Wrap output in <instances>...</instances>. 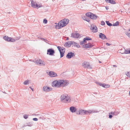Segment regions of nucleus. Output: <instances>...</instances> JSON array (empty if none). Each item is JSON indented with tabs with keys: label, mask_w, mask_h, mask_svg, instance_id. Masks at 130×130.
Segmentation results:
<instances>
[{
	"label": "nucleus",
	"mask_w": 130,
	"mask_h": 130,
	"mask_svg": "<svg viewBox=\"0 0 130 130\" xmlns=\"http://www.w3.org/2000/svg\"><path fill=\"white\" fill-rule=\"evenodd\" d=\"M129 53H130V50H125L124 53H121V54H127Z\"/></svg>",
	"instance_id": "obj_28"
},
{
	"label": "nucleus",
	"mask_w": 130,
	"mask_h": 130,
	"mask_svg": "<svg viewBox=\"0 0 130 130\" xmlns=\"http://www.w3.org/2000/svg\"><path fill=\"white\" fill-rule=\"evenodd\" d=\"M33 120L34 121H37L38 120V119L37 118H35L33 119Z\"/></svg>",
	"instance_id": "obj_43"
},
{
	"label": "nucleus",
	"mask_w": 130,
	"mask_h": 130,
	"mask_svg": "<svg viewBox=\"0 0 130 130\" xmlns=\"http://www.w3.org/2000/svg\"><path fill=\"white\" fill-rule=\"evenodd\" d=\"M106 45L107 46H110L111 45V44L107 43H106Z\"/></svg>",
	"instance_id": "obj_44"
},
{
	"label": "nucleus",
	"mask_w": 130,
	"mask_h": 130,
	"mask_svg": "<svg viewBox=\"0 0 130 130\" xmlns=\"http://www.w3.org/2000/svg\"><path fill=\"white\" fill-rule=\"evenodd\" d=\"M99 62H100V63H101V61H99Z\"/></svg>",
	"instance_id": "obj_54"
},
{
	"label": "nucleus",
	"mask_w": 130,
	"mask_h": 130,
	"mask_svg": "<svg viewBox=\"0 0 130 130\" xmlns=\"http://www.w3.org/2000/svg\"><path fill=\"white\" fill-rule=\"evenodd\" d=\"M99 37L102 40L107 39L106 36L104 34L102 33H100L99 34Z\"/></svg>",
	"instance_id": "obj_18"
},
{
	"label": "nucleus",
	"mask_w": 130,
	"mask_h": 130,
	"mask_svg": "<svg viewBox=\"0 0 130 130\" xmlns=\"http://www.w3.org/2000/svg\"><path fill=\"white\" fill-rule=\"evenodd\" d=\"M83 67L85 68L91 69V67L88 62L86 61H85L82 64Z\"/></svg>",
	"instance_id": "obj_7"
},
{
	"label": "nucleus",
	"mask_w": 130,
	"mask_h": 130,
	"mask_svg": "<svg viewBox=\"0 0 130 130\" xmlns=\"http://www.w3.org/2000/svg\"><path fill=\"white\" fill-rule=\"evenodd\" d=\"M69 84L68 81L67 80H55L52 83V86L54 87L59 88L61 87H64L67 86Z\"/></svg>",
	"instance_id": "obj_1"
},
{
	"label": "nucleus",
	"mask_w": 130,
	"mask_h": 130,
	"mask_svg": "<svg viewBox=\"0 0 130 130\" xmlns=\"http://www.w3.org/2000/svg\"><path fill=\"white\" fill-rule=\"evenodd\" d=\"M86 15L88 16L92 19H96L97 18V16L94 14L90 12H88L86 13Z\"/></svg>",
	"instance_id": "obj_6"
},
{
	"label": "nucleus",
	"mask_w": 130,
	"mask_h": 130,
	"mask_svg": "<svg viewBox=\"0 0 130 130\" xmlns=\"http://www.w3.org/2000/svg\"><path fill=\"white\" fill-rule=\"evenodd\" d=\"M93 46L92 44L91 43H87L83 45V47L85 48H90Z\"/></svg>",
	"instance_id": "obj_15"
},
{
	"label": "nucleus",
	"mask_w": 130,
	"mask_h": 130,
	"mask_svg": "<svg viewBox=\"0 0 130 130\" xmlns=\"http://www.w3.org/2000/svg\"><path fill=\"white\" fill-rule=\"evenodd\" d=\"M107 3H110L112 4H115L116 3L115 1L113 0H105Z\"/></svg>",
	"instance_id": "obj_22"
},
{
	"label": "nucleus",
	"mask_w": 130,
	"mask_h": 130,
	"mask_svg": "<svg viewBox=\"0 0 130 130\" xmlns=\"http://www.w3.org/2000/svg\"><path fill=\"white\" fill-rule=\"evenodd\" d=\"M129 95H130V90L129 91Z\"/></svg>",
	"instance_id": "obj_50"
},
{
	"label": "nucleus",
	"mask_w": 130,
	"mask_h": 130,
	"mask_svg": "<svg viewBox=\"0 0 130 130\" xmlns=\"http://www.w3.org/2000/svg\"><path fill=\"white\" fill-rule=\"evenodd\" d=\"M36 64L42 66H44L45 63L44 61H42L41 59L37 60L34 62Z\"/></svg>",
	"instance_id": "obj_8"
},
{
	"label": "nucleus",
	"mask_w": 130,
	"mask_h": 130,
	"mask_svg": "<svg viewBox=\"0 0 130 130\" xmlns=\"http://www.w3.org/2000/svg\"><path fill=\"white\" fill-rule=\"evenodd\" d=\"M110 86L109 85H106L104 84V86H103V87L105 88H109Z\"/></svg>",
	"instance_id": "obj_34"
},
{
	"label": "nucleus",
	"mask_w": 130,
	"mask_h": 130,
	"mask_svg": "<svg viewBox=\"0 0 130 130\" xmlns=\"http://www.w3.org/2000/svg\"><path fill=\"white\" fill-rule=\"evenodd\" d=\"M70 109L72 113L75 112L76 110V108L73 106L70 107Z\"/></svg>",
	"instance_id": "obj_20"
},
{
	"label": "nucleus",
	"mask_w": 130,
	"mask_h": 130,
	"mask_svg": "<svg viewBox=\"0 0 130 130\" xmlns=\"http://www.w3.org/2000/svg\"><path fill=\"white\" fill-rule=\"evenodd\" d=\"M130 38V33L129 32H127L125 33Z\"/></svg>",
	"instance_id": "obj_36"
},
{
	"label": "nucleus",
	"mask_w": 130,
	"mask_h": 130,
	"mask_svg": "<svg viewBox=\"0 0 130 130\" xmlns=\"http://www.w3.org/2000/svg\"><path fill=\"white\" fill-rule=\"evenodd\" d=\"M69 20L67 19H64L59 22L60 27H63L66 26L69 22Z\"/></svg>",
	"instance_id": "obj_3"
},
{
	"label": "nucleus",
	"mask_w": 130,
	"mask_h": 130,
	"mask_svg": "<svg viewBox=\"0 0 130 130\" xmlns=\"http://www.w3.org/2000/svg\"><path fill=\"white\" fill-rule=\"evenodd\" d=\"M52 88L46 86H44L43 87V90L45 92H48L52 90Z\"/></svg>",
	"instance_id": "obj_10"
},
{
	"label": "nucleus",
	"mask_w": 130,
	"mask_h": 130,
	"mask_svg": "<svg viewBox=\"0 0 130 130\" xmlns=\"http://www.w3.org/2000/svg\"><path fill=\"white\" fill-rule=\"evenodd\" d=\"M85 41H84V39L83 41H81L80 43V45H82L85 44Z\"/></svg>",
	"instance_id": "obj_37"
},
{
	"label": "nucleus",
	"mask_w": 130,
	"mask_h": 130,
	"mask_svg": "<svg viewBox=\"0 0 130 130\" xmlns=\"http://www.w3.org/2000/svg\"><path fill=\"white\" fill-rule=\"evenodd\" d=\"M55 24H56V25H55V28H56L59 29L61 28V27H60V25H59L60 24L59 23V22L58 24L57 23H55Z\"/></svg>",
	"instance_id": "obj_24"
},
{
	"label": "nucleus",
	"mask_w": 130,
	"mask_h": 130,
	"mask_svg": "<svg viewBox=\"0 0 130 130\" xmlns=\"http://www.w3.org/2000/svg\"><path fill=\"white\" fill-rule=\"evenodd\" d=\"M113 66H114V67H115V65H113Z\"/></svg>",
	"instance_id": "obj_55"
},
{
	"label": "nucleus",
	"mask_w": 130,
	"mask_h": 130,
	"mask_svg": "<svg viewBox=\"0 0 130 130\" xmlns=\"http://www.w3.org/2000/svg\"><path fill=\"white\" fill-rule=\"evenodd\" d=\"M112 115H109V118H112Z\"/></svg>",
	"instance_id": "obj_45"
},
{
	"label": "nucleus",
	"mask_w": 130,
	"mask_h": 130,
	"mask_svg": "<svg viewBox=\"0 0 130 130\" xmlns=\"http://www.w3.org/2000/svg\"><path fill=\"white\" fill-rule=\"evenodd\" d=\"M16 40H19L20 39V37H16Z\"/></svg>",
	"instance_id": "obj_47"
},
{
	"label": "nucleus",
	"mask_w": 130,
	"mask_h": 130,
	"mask_svg": "<svg viewBox=\"0 0 130 130\" xmlns=\"http://www.w3.org/2000/svg\"><path fill=\"white\" fill-rule=\"evenodd\" d=\"M47 22V20L46 19H44L43 20V23L44 24H46Z\"/></svg>",
	"instance_id": "obj_35"
},
{
	"label": "nucleus",
	"mask_w": 130,
	"mask_h": 130,
	"mask_svg": "<svg viewBox=\"0 0 130 130\" xmlns=\"http://www.w3.org/2000/svg\"><path fill=\"white\" fill-rule=\"evenodd\" d=\"M15 41V40L14 39L11 38V39H10V42H14Z\"/></svg>",
	"instance_id": "obj_41"
},
{
	"label": "nucleus",
	"mask_w": 130,
	"mask_h": 130,
	"mask_svg": "<svg viewBox=\"0 0 130 130\" xmlns=\"http://www.w3.org/2000/svg\"><path fill=\"white\" fill-rule=\"evenodd\" d=\"M84 41H86V40H92V39L91 38H90L89 37H87L85 38H84Z\"/></svg>",
	"instance_id": "obj_31"
},
{
	"label": "nucleus",
	"mask_w": 130,
	"mask_h": 130,
	"mask_svg": "<svg viewBox=\"0 0 130 130\" xmlns=\"http://www.w3.org/2000/svg\"><path fill=\"white\" fill-rule=\"evenodd\" d=\"M75 56L74 53L72 52L68 53L66 56L67 58L70 59Z\"/></svg>",
	"instance_id": "obj_16"
},
{
	"label": "nucleus",
	"mask_w": 130,
	"mask_h": 130,
	"mask_svg": "<svg viewBox=\"0 0 130 130\" xmlns=\"http://www.w3.org/2000/svg\"><path fill=\"white\" fill-rule=\"evenodd\" d=\"M28 115H25L23 116V117L24 119H26L28 118Z\"/></svg>",
	"instance_id": "obj_39"
},
{
	"label": "nucleus",
	"mask_w": 130,
	"mask_h": 130,
	"mask_svg": "<svg viewBox=\"0 0 130 130\" xmlns=\"http://www.w3.org/2000/svg\"><path fill=\"white\" fill-rule=\"evenodd\" d=\"M96 83L100 85L101 86H102L103 87V86H104V84L101 83H100L99 82H97Z\"/></svg>",
	"instance_id": "obj_38"
},
{
	"label": "nucleus",
	"mask_w": 130,
	"mask_h": 130,
	"mask_svg": "<svg viewBox=\"0 0 130 130\" xmlns=\"http://www.w3.org/2000/svg\"><path fill=\"white\" fill-rule=\"evenodd\" d=\"M29 88H30L31 89V90H32V91H34V89L33 88H32L30 86L29 87Z\"/></svg>",
	"instance_id": "obj_46"
},
{
	"label": "nucleus",
	"mask_w": 130,
	"mask_h": 130,
	"mask_svg": "<svg viewBox=\"0 0 130 130\" xmlns=\"http://www.w3.org/2000/svg\"><path fill=\"white\" fill-rule=\"evenodd\" d=\"M31 6L34 8H39L42 7L41 4H39L38 5L33 0L31 1Z\"/></svg>",
	"instance_id": "obj_4"
},
{
	"label": "nucleus",
	"mask_w": 130,
	"mask_h": 130,
	"mask_svg": "<svg viewBox=\"0 0 130 130\" xmlns=\"http://www.w3.org/2000/svg\"><path fill=\"white\" fill-rule=\"evenodd\" d=\"M72 41H68L66 42L64 44V46L66 47H69L71 46V44H72Z\"/></svg>",
	"instance_id": "obj_19"
},
{
	"label": "nucleus",
	"mask_w": 130,
	"mask_h": 130,
	"mask_svg": "<svg viewBox=\"0 0 130 130\" xmlns=\"http://www.w3.org/2000/svg\"><path fill=\"white\" fill-rule=\"evenodd\" d=\"M72 44L74 46H76L77 48H79L80 47V46L77 43L73 41H72Z\"/></svg>",
	"instance_id": "obj_23"
},
{
	"label": "nucleus",
	"mask_w": 130,
	"mask_h": 130,
	"mask_svg": "<svg viewBox=\"0 0 130 130\" xmlns=\"http://www.w3.org/2000/svg\"><path fill=\"white\" fill-rule=\"evenodd\" d=\"M70 97L67 94H63L60 97V99L61 102L67 103L69 102L70 100Z\"/></svg>",
	"instance_id": "obj_2"
},
{
	"label": "nucleus",
	"mask_w": 130,
	"mask_h": 130,
	"mask_svg": "<svg viewBox=\"0 0 130 130\" xmlns=\"http://www.w3.org/2000/svg\"><path fill=\"white\" fill-rule=\"evenodd\" d=\"M76 113L78 114L83 115L86 114V110H84L81 109L78 111L76 112Z\"/></svg>",
	"instance_id": "obj_13"
},
{
	"label": "nucleus",
	"mask_w": 130,
	"mask_h": 130,
	"mask_svg": "<svg viewBox=\"0 0 130 130\" xmlns=\"http://www.w3.org/2000/svg\"><path fill=\"white\" fill-rule=\"evenodd\" d=\"M128 31H130V28L129 29H128Z\"/></svg>",
	"instance_id": "obj_53"
},
{
	"label": "nucleus",
	"mask_w": 130,
	"mask_h": 130,
	"mask_svg": "<svg viewBox=\"0 0 130 130\" xmlns=\"http://www.w3.org/2000/svg\"><path fill=\"white\" fill-rule=\"evenodd\" d=\"M41 40H43L46 43H48V42H49V41L47 40L46 39L43 38H40Z\"/></svg>",
	"instance_id": "obj_32"
},
{
	"label": "nucleus",
	"mask_w": 130,
	"mask_h": 130,
	"mask_svg": "<svg viewBox=\"0 0 130 130\" xmlns=\"http://www.w3.org/2000/svg\"><path fill=\"white\" fill-rule=\"evenodd\" d=\"M69 40V38L68 37H67L66 39V40Z\"/></svg>",
	"instance_id": "obj_49"
},
{
	"label": "nucleus",
	"mask_w": 130,
	"mask_h": 130,
	"mask_svg": "<svg viewBox=\"0 0 130 130\" xmlns=\"http://www.w3.org/2000/svg\"><path fill=\"white\" fill-rule=\"evenodd\" d=\"M33 125V124L32 122H28L26 123L24 125V126H23V127L26 126H27L30 127H31Z\"/></svg>",
	"instance_id": "obj_21"
},
{
	"label": "nucleus",
	"mask_w": 130,
	"mask_h": 130,
	"mask_svg": "<svg viewBox=\"0 0 130 130\" xmlns=\"http://www.w3.org/2000/svg\"><path fill=\"white\" fill-rule=\"evenodd\" d=\"M119 24V21H117L114 24H113L112 25L113 26H117Z\"/></svg>",
	"instance_id": "obj_29"
},
{
	"label": "nucleus",
	"mask_w": 130,
	"mask_h": 130,
	"mask_svg": "<svg viewBox=\"0 0 130 130\" xmlns=\"http://www.w3.org/2000/svg\"><path fill=\"white\" fill-rule=\"evenodd\" d=\"M107 8V7H106V9L107 10L108 9V8Z\"/></svg>",
	"instance_id": "obj_52"
},
{
	"label": "nucleus",
	"mask_w": 130,
	"mask_h": 130,
	"mask_svg": "<svg viewBox=\"0 0 130 130\" xmlns=\"http://www.w3.org/2000/svg\"><path fill=\"white\" fill-rule=\"evenodd\" d=\"M106 22L107 25L108 26H112V24L111 23H110L109 21H106Z\"/></svg>",
	"instance_id": "obj_33"
},
{
	"label": "nucleus",
	"mask_w": 130,
	"mask_h": 130,
	"mask_svg": "<svg viewBox=\"0 0 130 130\" xmlns=\"http://www.w3.org/2000/svg\"><path fill=\"white\" fill-rule=\"evenodd\" d=\"M126 75L128 77H130V72H127L126 74Z\"/></svg>",
	"instance_id": "obj_40"
},
{
	"label": "nucleus",
	"mask_w": 130,
	"mask_h": 130,
	"mask_svg": "<svg viewBox=\"0 0 130 130\" xmlns=\"http://www.w3.org/2000/svg\"><path fill=\"white\" fill-rule=\"evenodd\" d=\"M57 47L60 53V57L61 58L64 56V54L65 51V48L63 47L61 48V47L59 46H58Z\"/></svg>",
	"instance_id": "obj_5"
},
{
	"label": "nucleus",
	"mask_w": 130,
	"mask_h": 130,
	"mask_svg": "<svg viewBox=\"0 0 130 130\" xmlns=\"http://www.w3.org/2000/svg\"><path fill=\"white\" fill-rule=\"evenodd\" d=\"M91 29L92 30V32H96L98 31V29L96 26L93 24L91 25Z\"/></svg>",
	"instance_id": "obj_9"
},
{
	"label": "nucleus",
	"mask_w": 130,
	"mask_h": 130,
	"mask_svg": "<svg viewBox=\"0 0 130 130\" xmlns=\"http://www.w3.org/2000/svg\"><path fill=\"white\" fill-rule=\"evenodd\" d=\"M4 39L5 40L8 41H10L11 38L9 37H8L5 36L4 37Z\"/></svg>",
	"instance_id": "obj_25"
},
{
	"label": "nucleus",
	"mask_w": 130,
	"mask_h": 130,
	"mask_svg": "<svg viewBox=\"0 0 130 130\" xmlns=\"http://www.w3.org/2000/svg\"><path fill=\"white\" fill-rule=\"evenodd\" d=\"M86 19L83 18V19L84 20H86V21L87 22H89L90 21L91 18H90V17H88V16H87L86 15Z\"/></svg>",
	"instance_id": "obj_27"
},
{
	"label": "nucleus",
	"mask_w": 130,
	"mask_h": 130,
	"mask_svg": "<svg viewBox=\"0 0 130 130\" xmlns=\"http://www.w3.org/2000/svg\"><path fill=\"white\" fill-rule=\"evenodd\" d=\"M55 53L54 50L52 49H48L47 51V54L50 55H53Z\"/></svg>",
	"instance_id": "obj_11"
},
{
	"label": "nucleus",
	"mask_w": 130,
	"mask_h": 130,
	"mask_svg": "<svg viewBox=\"0 0 130 130\" xmlns=\"http://www.w3.org/2000/svg\"><path fill=\"white\" fill-rule=\"evenodd\" d=\"M82 18L83 19H86V17L85 16H83L82 17Z\"/></svg>",
	"instance_id": "obj_48"
},
{
	"label": "nucleus",
	"mask_w": 130,
	"mask_h": 130,
	"mask_svg": "<svg viewBox=\"0 0 130 130\" xmlns=\"http://www.w3.org/2000/svg\"><path fill=\"white\" fill-rule=\"evenodd\" d=\"M80 37V35L77 32H72L71 34V37L74 38H78Z\"/></svg>",
	"instance_id": "obj_12"
},
{
	"label": "nucleus",
	"mask_w": 130,
	"mask_h": 130,
	"mask_svg": "<svg viewBox=\"0 0 130 130\" xmlns=\"http://www.w3.org/2000/svg\"><path fill=\"white\" fill-rule=\"evenodd\" d=\"M29 60L30 61H31V60Z\"/></svg>",
	"instance_id": "obj_56"
},
{
	"label": "nucleus",
	"mask_w": 130,
	"mask_h": 130,
	"mask_svg": "<svg viewBox=\"0 0 130 130\" xmlns=\"http://www.w3.org/2000/svg\"><path fill=\"white\" fill-rule=\"evenodd\" d=\"M99 111L94 110H86V113L87 115H89L91 113H97L99 112Z\"/></svg>",
	"instance_id": "obj_14"
},
{
	"label": "nucleus",
	"mask_w": 130,
	"mask_h": 130,
	"mask_svg": "<svg viewBox=\"0 0 130 130\" xmlns=\"http://www.w3.org/2000/svg\"><path fill=\"white\" fill-rule=\"evenodd\" d=\"M48 75L51 77H54L57 76V74L53 71H51L49 72Z\"/></svg>",
	"instance_id": "obj_17"
},
{
	"label": "nucleus",
	"mask_w": 130,
	"mask_h": 130,
	"mask_svg": "<svg viewBox=\"0 0 130 130\" xmlns=\"http://www.w3.org/2000/svg\"><path fill=\"white\" fill-rule=\"evenodd\" d=\"M101 25H104L105 24V23L104 21H102L101 22Z\"/></svg>",
	"instance_id": "obj_42"
},
{
	"label": "nucleus",
	"mask_w": 130,
	"mask_h": 130,
	"mask_svg": "<svg viewBox=\"0 0 130 130\" xmlns=\"http://www.w3.org/2000/svg\"><path fill=\"white\" fill-rule=\"evenodd\" d=\"M119 112L118 111H115L114 112H111V113L112 115L117 116L119 114Z\"/></svg>",
	"instance_id": "obj_26"
},
{
	"label": "nucleus",
	"mask_w": 130,
	"mask_h": 130,
	"mask_svg": "<svg viewBox=\"0 0 130 130\" xmlns=\"http://www.w3.org/2000/svg\"><path fill=\"white\" fill-rule=\"evenodd\" d=\"M29 80H27L24 82V84L25 85H27V84H29Z\"/></svg>",
	"instance_id": "obj_30"
},
{
	"label": "nucleus",
	"mask_w": 130,
	"mask_h": 130,
	"mask_svg": "<svg viewBox=\"0 0 130 130\" xmlns=\"http://www.w3.org/2000/svg\"><path fill=\"white\" fill-rule=\"evenodd\" d=\"M3 93H5V94H6V93L5 91L3 92Z\"/></svg>",
	"instance_id": "obj_51"
}]
</instances>
